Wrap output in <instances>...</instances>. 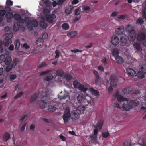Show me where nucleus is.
<instances>
[{
  "instance_id": "1",
  "label": "nucleus",
  "mask_w": 146,
  "mask_h": 146,
  "mask_svg": "<svg viewBox=\"0 0 146 146\" xmlns=\"http://www.w3.org/2000/svg\"><path fill=\"white\" fill-rule=\"evenodd\" d=\"M113 98L115 101L114 106L120 109L123 108L124 110L128 111L137 105L136 102L124 98L119 94L118 91L114 94Z\"/></svg>"
},
{
  "instance_id": "2",
  "label": "nucleus",
  "mask_w": 146,
  "mask_h": 146,
  "mask_svg": "<svg viewBox=\"0 0 146 146\" xmlns=\"http://www.w3.org/2000/svg\"><path fill=\"white\" fill-rule=\"evenodd\" d=\"M42 2L45 3L47 7L44 8V15L42 17V19L46 20L49 23H55L56 22V16L53 13L50 15L51 11L49 7L51 5L50 1L48 0H41V1L39 3L40 5L41 6H42Z\"/></svg>"
},
{
  "instance_id": "3",
  "label": "nucleus",
  "mask_w": 146,
  "mask_h": 146,
  "mask_svg": "<svg viewBox=\"0 0 146 146\" xmlns=\"http://www.w3.org/2000/svg\"><path fill=\"white\" fill-rule=\"evenodd\" d=\"M50 92L51 91L47 88L43 89L42 92L41 94V100L38 103L39 108L41 109H45L47 107V104L51 102V100L48 97Z\"/></svg>"
},
{
  "instance_id": "4",
  "label": "nucleus",
  "mask_w": 146,
  "mask_h": 146,
  "mask_svg": "<svg viewBox=\"0 0 146 146\" xmlns=\"http://www.w3.org/2000/svg\"><path fill=\"white\" fill-rule=\"evenodd\" d=\"M103 125L102 121L98 122L96 126L95 127V129L94 131V135H91L89 136L90 140L89 141L90 143L94 144H99V142L97 139V135L98 132L102 128Z\"/></svg>"
},
{
  "instance_id": "5",
  "label": "nucleus",
  "mask_w": 146,
  "mask_h": 146,
  "mask_svg": "<svg viewBox=\"0 0 146 146\" xmlns=\"http://www.w3.org/2000/svg\"><path fill=\"white\" fill-rule=\"evenodd\" d=\"M86 97H88L86 98L85 96L82 93H80L78 95L77 99L78 102L80 103H83L84 105H87L89 102L92 100V98L88 96V94H85Z\"/></svg>"
},
{
  "instance_id": "6",
  "label": "nucleus",
  "mask_w": 146,
  "mask_h": 146,
  "mask_svg": "<svg viewBox=\"0 0 146 146\" xmlns=\"http://www.w3.org/2000/svg\"><path fill=\"white\" fill-rule=\"evenodd\" d=\"M30 21V19L29 18L25 17V18L24 22L26 24L28 28L31 30H32L33 27H36L38 25V23L36 20H33L31 22Z\"/></svg>"
},
{
  "instance_id": "7",
  "label": "nucleus",
  "mask_w": 146,
  "mask_h": 146,
  "mask_svg": "<svg viewBox=\"0 0 146 146\" xmlns=\"http://www.w3.org/2000/svg\"><path fill=\"white\" fill-rule=\"evenodd\" d=\"M130 29H131V27L130 25H128L126 28V31L124 33L125 34L126 33L127 34H128L129 40L133 42L134 41L135 39L136 34L135 31L133 30L129 31Z\"/></svg>"
},
{
  "instance_id": "8",
  "label": "nucleus",
  "mask_w": 146,
  "mask_h": 146,
  "mask_svg": "<svg viewBox=\"0 0 146 146\" xmlns=\"http://www.w3.org/2000/svg\"><path fill=\"white\" fill-rule=\"evenodd\" d=\"M3 37L4 38L3 41L4 45L8 47L12 43L11 38L13 37L12 35L10 33H5L3 35Z\"/></svg>"
},
{
  "instance_id": "9",
  "label": "nucleus",
  "mask_w": 146,
  "mask_h": 146,
  "mask_svg": "<svg viewBox=\"0 0 146 146\" xmlns=\"http://www.w3.org/2000/svg\"><path fill=\"white\" fill-rule=\"evenodd\" d=\"M65 110L63 118L64 122L66 123L69 120L70 117H71L73 118L75 117L74 116L72 112V113H70V109L68 107L66 108Z\"/></svg>"
},
{
  "instance_id": "10",
  "label": "nucleus",
  "mask_w": 146,
  "mask_h": 146,
  "mask_svg": "<svg viewBox=\"0 0 146 146\" xmlns=\"http://www.w3.org/2000/svg\"><path fill=\"white\" fill-rule=\"evenodd\" d=\"M85 109L86 108L84 106H80L78 107L77 110L73 111L72 113L74 117H76L80 114L83 113Z\"/></svg>"
},
{
  "instance_id": "11",
  "label": "nucleus",
  "mask_w": 146,
  "mask_h": 146,
  "mask_svg": "<svg viewBox=\"0 0 146 146\" xmlns=\"http://www.w3.org/2000/svg\"><path fill=\"white\" fill-rule=\"evenodd\" d=\"M42 92V90L33 94L31 96L30 102L31 103H33L38 97H41V94Z\"/></svg>"
},
{
  "instance_id": "12",
  "label": "nucleus",
  "mask_w": 146,
  "mask_h": 146,
  "mask_svg": "<svg viewBox=\"0 0 146 146\" xmlns=\"http://www.w3.org/2000/svg\"><path fill=\"white\" fill-rule=\"evenodd\" d=\"M137 40L139 42L146 40V33H141L139 34L137 37ZM143 45L146 47V42H144Z\"/></svg>"
},
{
  "instance_id": "13",
  "label": "nucleus",
  "mask_w": 146,
  "mask_h": 146,
  "mask_svg": "<svg viewBox=\"0 0 146 146\" xmlns=\"http://www.w3.org/2000/svg\"><path fill=\"white\" fill-rule=\"evenodd\" d=\"M121 45L122 46H128L129 45L127 40V36L125 35L122 34L121 38Z\"/></svg>"
},
{
  "instance_id": "14",
  "label": "nucleus",
  "mask_w": 146,
  "mask_h": 146,
  "mask_svg": "<svg viewBox=\"0 0 146 146\" xmlns=\"http://www.w3.org/2000/svg\"><path fill=\"white\" fill-rule=\"evenodd\" d=\"M58 97L60 100H64L67 97L70 99L69 93L65 91H64L63 94H62V91H61L58 95Z\"/></svg>"
},
{
  "instance_id": "15",
  "label": "nucleus",
  "mask_w": 146,
  "mask_h": 146,
  "mask_svg": "<svg viewBox=\"0 0 146 146\" xmlns=\"http://www.w3.org/2000/svg\"><path fill=\"white\" fill-rule=\"evenodd\" d=\"M117 78L115 75H112L110 78V84L111 86L114 87H116L117 86Z\"/></svg>"
},
{
  "instance_id": "16",
  "label": "nucleus",
  "mask_w": 146,
  "mask_h": 146,
  "mask_svg": "<svg viewBox=\"0 0 146 146\" xmlns=\"http://www.w3.org/2000/svg\"><path fill=\"white\" fill-rule=\"evenodd\" d=\"M111 41L113 45H117L119 43L120 40L119 38L117 36L113 35L111 37Z\"/></svg>"
},
{
  "instance_id": "17",
  "label": "nucleus",
  "mask_w": 146,
  "mask_h": 146,
  "mask_svg": "<svg viewBox=\"0 0 146 146\" xmlns=\"http://www.w3.org/2000/svg\"><path fill=\"white\" fill-rule=\"evenodd\" d=\"M126 71L128 74L132 77H135L137 76L136 72L133 69L128 68L126 69Z\"/></svg>"
},
{
  "instance_id": "18",
  "label": "nucleus",
  "mask_w": 146,
  "mask_h": 146,
  "mask_svg": "<svg viewBox=\"0 0 146 146\" xmlns=\"http://www.w3.org/2000/svg\"><path fill=\"white\" fill-rule=\"evenodd\" d=\"M88 89V86L85 83H81L78 89L82 91L83 92H85Z\"/></svg>"
},
{
  "instance_id": "19",
  "label": "nucleus",
  "mask_w": 146,
  "mask_h": 146,
  "mask_svg": "<svg viewBox=\"0 0 146 146\" xmlns=\"http://www.w3.org/2000/svg\"><path fill=\"white\" fill-rule=\"evenodd\" d=\"M136 60L134 58L130 56L128 57L127 60V64L132 66L133 64L136 62Z\"/></svg>"
},
{
  "instance_id": "20",
  "label": "nucleus",
  "mask_w": 146,
  "mask_h": 146,
  "mask_svg": "<svg viewBox=\"0 0 146 146\" xmlns=\"http://www.w3.org/2000/svg\"><path fill=\"white\" fill-rule=\"evenodd\" d=\"M124 31V27L123 26H121L120 27L117 28L115 29V33L118 35H120Z\"/></svg>"
},
{
  "instance_id": "21",
  "label": "nucleus",
  "mask_w": 146,
  "mask_h": 146,
  "mask_svg": "<svg viewBox=\"0 0 146 146\" xmlns=\"http://www.w3.org/2000/svg\"><path fill=\"white\" fill-rule=\"evenodd\" d=\"M8 54H9L7 55L5 54L6 55V56L5 57L4 63L7 65L10 64L11 63L12 61V58L11 56L9 55L7 56V55H8Z\"/></svg>"
},
{
  "instance_id": "22",
  "label": "nucleus",
  "mask_w": 146,
  "mask_h": 146,
  "mask_svg": "<svg viewBox=\"0 0 146 146\" xmlns=\"http://www.w3.org/2000/svg\"><path fill=\"white\" fill-rule=\"evenodd\" d=\"M133 91L132 88L128 87L124 88L122 90V92L124 95L129 94L131 93Z\"/></svg>"
},
{
  "instance_id": "23",
  "label": "nucleus",
  "mask_w": 146,
  "mask_h": 146,
  "mask_svg": "<svg viewBox=\"0 0 146 146\" xmlns=\"http://www.w3.org/2000/svg\"><path fill=\"white\" fill-rule=\"evenodd\" d=\"M116 62L119 64H122L124 62V59L121 57L117 56L115 58Z\"/></svg>"
},
{
  "instance_id": "24",
  "label": "nucleus",
  "mask_w": 146,
  "mask_h": 146,
  "mask_svg": "<svg viewBox=\"0 0 146 146\" xmlns=\"http://www.w3.org/2000/svg\"><path fill=\"white\" fill-rule=\"evenodd\" d=\"M13 17L16 20H18L20 23H22L24 22V20L23 21V19L21 18V16L20 15L16 14H15Z\"/></svg>"
},
{
  "instance_id": "25",
  "label": "nucleus",
  "mask_w": 146,
  "mask_h": 146,
  "mask_svg": "<svg viewBox=\"0 0 146 146\" xmlns=\"http://www.w3.org/2000/svg\"><path fill=\"white\" fill-rule=\"evenodd\" d=\"M20 25L18 23H14L13 26V30L14 31H17L20 29Z\"/></svg>"
},
{
  "instance_id": "26",
  "label": "nucleus",
  "mask_w": 146,
  "mask_h": 146,
  "mask_svg": "<svg viewBox=\"0 0 146 146\" xmlns=\"http://www.w3.org/2000/svg\"><path fill=\"white\" fill-rule=\"evenodd\" d=\"M73 9V7L72 6L68 5L66 7V13L67 14H70L72 11V9Z\"/></svg>"
},
{
  "instance_id": "27",
  "label": "nucleus",
  "mask_w": 146,
  "mask_h": 146,
  "mask_svg": "<svg viewBox=\"0 0 146 146\" xmlns=\"http://www.w3.org/2000/svg\"><path fill=\"white\" fill-rule=\"evenodd\" d=\"M77 33L76 31H72L68 33L67 36L70 38H72L76 36L77 35Z\"/></svg>"
},
{
  "instance_id": "28",
  "label": "nucleus",
  "mask_w": 146,
  "mask_h": 146,
  "mask_svg": "<svg viewBox=\"0 0 146 146\" xmlns=\"http://www.w3.org/2000/svg\"><path fill=\"white\" fill-rule=\"evenodd\" d=\"M81 83V82L78 80H76L74 81L73 84L74 88L78 89Z\"/></svg>"
},
{
  "instance_id": "29",
  "label": "nucleus",
  "mask_w": 146,
  "mask_h": 146,
  "mask_svg": "<svg viewBox=\"0 0 146 146\" xmlns=\"http://www.w3.org/2000/svg\"><path fill=\"white\" fill-rule=\"evenodd\" d=\"M89 90L93 95L96 96L99 95L98 92L97 90L91 88L89 89Z\"/></svg>"
},
{
  "instance_id": "30",
  "label": "nucleus",
  "mask_w": 146,
  "mask_h": 146,
  "mask_svg": "<svg viewBox=\"0 0 146 146\" xmlns=\"http://www.w3.org/2000/svg\"><path fill=\"white\" fill-rule=\"evenodd\" d=\"M133 46L134 48L138 51H139L141 50V45L139 43L134 44H133Z\"/></svg>"
},
{
  "instance_id": "31",
  "label": "nucleus",
  "mask_w": 146,
  "mask_h": 146,
  "mask_svg": "<svg viewBox=\"0 0 146 146\" xmlns=\"http://www.w3.org/2000/svg\"><path fill=\"white\" fill-rule=\"evenodd\" d=\"M19 59L17 58L14 59L13 60L11 64L12 65L13 67H15L16 66L17 64L19 62Z\"/></svg>"
},
{
  "instance_id": "32",
  "label": "nucleus",
  "mask_w": 146,
  "mask_h": 146,
  "mask_svg": "<svg viewBox=\"0 0 146 146\" xmlns=\"http://www.w3.org/2000/svg\"><path fill=\"white\" fill-rule=\"evenodd\" d=\"M14 44L15 46L16 49L17 50L20 46V42L19 40L18 39L16 40L14 42Z\"/></svg>"
},
{
  "instance_id": "33",
  "label": "nucleus",
  "mask_w": 146,
  "mask_h": 146,
  "mask_svg": "<svg viewBox=\"0 0 146 146\" xmlns=\"http://www.w3.org/2000/svg\"><path fill=\"white\" fill-rule=\"evenodd\" d=\"M41 27L43 28H46L48 26V24L44 21H41L40 23Z\"/></svg>"
},
{
  "instance_id": "34",
  "label": "nucleus",
  "mask_w": 146,
  "mask_h": 146,
  "mask_svg": "<svg viewBox=\"0 0 146 146\" xmlns=\"http://www.w3.org/2000/svg\"><path fill=\"white\" fill-rule=\"evenodd\" d=\"M10 135L8 133H5L3 135V139L4 141H6L10 139Z\"/></svg>"
},
{
  "instance_id": "35",
  "label": "nucleus",
  "mask_w": 146,
  "mask_h": 146,
  "mask_svg": "<svg viewBox=\"0 0 146 146\" xmlns=\"http://www.w3.org/2000/svg\"><path fill=\"white\" fill-rule=\"evenodd\" d=\"M0 53H4L6 55L8 54V51L5 49L3 48L1 45H0Z\"/></svg>"
},
{
  "instance_id": "36",
  "label": "nucleus",
  "mask_w": 146,
  "mask_h": 146,
  "mask_svg": "<svg viewBox=\"0 0 146 146\" xmlns=\"http://www.w3.org/2000/svg\"><path fill=\"white\" fill-rule=\"evenodd\" d=\"M144 74L145 73L143 72L141 70H139L137 73V77L139 78H142L144 77Z\"/></svg>"
},
{
  "instance_id": "37",
  "label": "nucleus",
  "mask_w": 146,
  "mask_h": 146,
  "mask_svg": "<svg viewBox=\"0 0 146 146\" xmlns=\"http://www.w3.org/2000/svg\"><path fill=\"white\" fill-rule=\"evenodd\" d=\"M13 16V14L10 12H7L5 14V17L7 19H11Z\"/></svg>"
},
{
  "instance_id": "38",
  "label": "nucleus",
  "mask_w": 146,
  "mask_h": 146,
  "mask_svg": "<svg viewBox=\"0 0 146 146\" xmlns=\"http://www.w3.org/2000/svg\"><path fill=\"white\" fill-rule=\"evenodd\" d=\"M53 78V76L52 75H49L44 77V80L46 81H49L52 80Z\"/></svg>"
},
{
  "instance_id": "39",
  "label": "nucleus",
  "mask_w": 146,
  "mask_h": 146,
  "mask_svg": "<svg viewBox=\"0 0 146 146\" xmlns=\"http://www.w3.org/2000/svg\"><path fill=\"white\" fill-rule=\"evenodd\" d=\"M119 50L118 49L115 48H114L112 52V54L113 56L117 55L119 54Z\"/></svg>"
},
{
  "instance_id": "40",
  "label": "nucleus",
  "mask_w": 146,
  "mask_h": 146,
  "mask_svg": "<svg viewBox=\"0 0 146 146\" xmlns=\"http://www.w3.org/2000/svg\"><path fill=\"white\" fill-rule=\"evenodd\" d=\"M44 41L43 39L42 38L38 39L36 42V43L38 44V46H40L41 45V44H42Z\"/></svg>"
},
{
  "instance_id": "41",
  "label": "nucleus",
  "mask_w": 146,
  "mask_h": 146,
  "mask_svg": "<svg viewBox=\"0 0 146 146\" xmlns=\"http://www.w3.org/2000/svg\"><path fill=\"white\" fill-rule=\"evenodd\" d=\"M56 110V108L52 106H50L48 107V110L50 112H54Z\"/></svg>"
},
{
  "instance_id": "42",
  "label": "nucleus",
  "mask_w": 146,
  "mask_h": 146,
  "mask_svg": "<svg viewBox=\"0 0 146 146\" xmlns=\"http://www.w3.org/2000/svg\"><path fill=\"white\" fill-rule=\"evenodd\" d=\"M62 27L63 29L67 30L69 28V26L68 23H64L62 25Z\"/></svg>"
},
{
  "instance_id": "43",
  "label": "nucleus",
  "mask_w": 146,
  "mask_h": 146,
  "mask_svg": "<svg viewBox=\"0 0 146 146\" xmlns=\"http://www.w3.org/2000/svg\"><path fill=\"white\" fill-rule=\"evenodd\" d=\"M64 74V72L61 70H57L56 72V75L62 76Z\"/></svg>"
},
{
  "instance_id": "44",
  "label": "nucleus",
  "mask_w": 146,
  "mask_h": 146,
  "mask_svg": "<svg viewBox=\"0 0 146 146\" xmlns=\"http://www.w3.org/2000/svg\"><path fill=\"white\" fill-rule=\"evenodd\" d=\"M14 67L12 66V65L11 64H9V65H7L6 68V71L7 72L10 71L12 68H14Z\"/></svg>"
},
{
  "instance_id": "45",
  "label": "nucleus",
  "mask_w": 146,
  "mask_h": 146,
  "mask_svg": "<svg viewBox=\"0 0 146 146\" xmlns=\"http://www.w3.org/2000/svg\"><path fill=\"white\" fill-rule=\"evenodd\" d=\"M144 21L142 18L140 17L137 19L136 21V23L137 24H141L143 23Z\"/></svg>"
},
{
  "instance_id": "46",
  "label": "nucleus",
  "mask_w": 146,
  "mask_h": 146,
  "mask_svg": "<svg viewBox=\"0 0 146 146\" xmlns=\"http://www.w3.org/2000/svg\"><path fill=\"white\" fill-rule=\"evenodd\" d=\"M13 4V2L11 0H7L6 4L7 6H12Z\"/></svg>"
},
{
  "instance_id": "47",
  "label": "nucleus",
  "mask_w": 146,
  "mask_h": 146,
  "mask_svg": "<svg viewBox=\"0 0 146 146\" xmlns=\"http://www.w3.org/2000/svg\"><path fill=\"white\" fill-rule=\"evenodd\" d=\"M5 56L3 54L0 55V63H2L4 62L5 60Z\"/></svg>"
},
{
  "instance_id": "48",
  "label": "nucleus",
  "mask_w": 146,
  "mask_h": 146,
  "mask_svg": "<svg viewBox=\"0 0 146 146\" xmlns=\"http://www.w3.org/2000/svg\"><path fill=\"white\" fill-rule=\"evenodd\" d=\"M109 135V133L108 131L103 132L102 134L103 137L105 138L107 137Z\"/></svg>"
},
{
  "instance_id": "49",
  "label": "nucleus",
  "mask_w": 146,
  "mask_h": 146,
  "mask_svg": "<svg viewBox=\"0 0 146 146\" xmlns=\"http://www.w3.org/2000/svg\"><path fill=\"white\" fill-rule=\"evenodd\" d=\"M17 77V76L15 74L11 75L10 76V80L11 81H12L15 79Z\"/></svg>"
},
{
  "instance_id": "50",
  "label": "nucleus",
  "mask_w": 146,
  "mask_h": 146,
  "mask_svg": "<svg viewBox=\"0 0 146 146\" xmlns=\"http://www.w3.org/2000/svg\"><path fill=\"white\" fill-rule=\"evenodd\" d=\"M23 94V93L22 92H21L18 93V94L16 95L14 97V98L15 99H17L21 97L22 96Z\"/></svg>"
},
{
  "instance_id": "51",
  "label": "nucleus",
  "mask_w": 146,
  "mask_h": 146,
  "mask_svg": "<svg viewBox=\"0 0 146 146\" xmlns=\"http://www.w3.org/2000/svg\"><path fill=\"white\" fill-rule=\"evenodd\" d=\"M141 70L143 72L146 74V65H143L141 67Z\"/></svg>"
},
{
  "instance_id": "52",
  "label": "nucleus",
  "mask_w": 146,
  "mask_h": 146,
  "mask_svg": "<svg viewBox=\"0 0 146 146\" xmlns=\"http://www.w3.org/2000/svg\"><path fill=\"white\" fill-rule=\"evenodd\" d=\"M72 76L69 74H66V75H65V78L68 81L72 80Z\"/></svg>"
},
{
  "instance_id": "53",
  "label": "nucleus",
  "mask_w": 146,
  "mask_h": 146,
  "mask_svg": "<svg viewBox=\"0 0 146 146\" xmlns=\"http://www.w3.org/2000/svg\"><path fill=\"white\" fill-rule=\"evenodd\" d=\"M127 16L126 14L120 15H119L117 18L119 19H124Z\"/></svg>"
},
{
  "instance_id": "54",
  "label": "nucleus",
  "mask_w": 146,
  "mask_h": 146,
  "mask_svg": "<svg viewBox=\"0 0 146 146\" xmlns=\"http://www.w3.org/2000/svg\"><path fill=\"white\" fill-rule=\"evenodd\" d=\"M50 70H48L42 72L40 73V76H42L48 74L51 72Z\"/></svg>"
},
{
  "instance_id": "55",
  "label": "nucleus",
  "mask_w": 146,
  "mask_h": 146,
  "mask_svg": "<svg viewBox=\"0 0 146 146\" xmlns=\"http://www.w3.org/2000/svg\"><path fill=\"white\" fill-rule=\"evenodd\" d=\"M101 62L104 65H105L108 64V62L106 58H103L101 60Z\"/></svg>"
},
{
  "instance_id": "56",
  "label": "nucleus",
  "mask_w": 146,
  "mask_h": 146,
  "mask_svg": "<svg viewBox=\"0 0 146 146\" xmlns=\"http://www.w3.org/2000/svg\"><path fill=\"white\" fill-rule=\"evenodd\" d=\"M81 10L80 9H78L75 10L74 12L75 14L78 15L80 13Z\"/></svg>"
},
{
  "instance_id": "57",
  "label": "nucleus",
  "mask_w": 146,
  "mask_h": 146,
  "mask_svg": "<svg viewBox=\"0 0 146 146\" xmlns=\"http://www.w3.org/2000/svg\"><path fill=\"white\" fill-rule=\"evenodd\" d=\"M97 68L99 71L103 72L104 70V68L103 66H102L100 65L97 67Z\"/></svg>"
},
{
  "instance_id": "58",
  "label": "nucleus",
  "mask_w": 146,
  "mask_h": 146,
  "mask_svg": "<svg viewBox=\"0 0 146 146\" xmlns=\"http://www.w3.org/2000/svg\"><path fill=\"white\" fill-rule=\"evenodd\" d=\"M6 14L5 11L4 10H1L0 11V15L1 16H3Z\"/></svg>"
},
{
  "instance_id": "59",
  "label": "nucleus",
  "mask_w": 146,
  "mask_h": 146,
  "mask_svg": "<svg viewBox=\"0 0 146 146\" xmlns=\"http://www.w3.org/2000/svg\"><path fill=\"white\" fill-rule=\"evenodd\" d=\"M55 53L56 54L55 56V58L56 59L59 57L60 54V52L58 50H56L55 52Z\"/></svg>"
},
{
  "instance_id": "60",
  "label": "nucleus",
  "mask_w": 146,
  "mask_h": 146,
  "mask_svg": "<svg viewBox=\"0 0 146 146\" xmlns=\"http://www.w3.org/2000/svg\"><path fill=\"white\" fill-rule=\"evenodd\" d=\"M142 14L143 17L146 21V8L143 10L142 13Z\"/></svg>"
},
{
  "instance_id": "61",
  "label": "nucleus",
  "mask_w": 146,
  "mask_h": 146,
  "mask_svg": "<svg viewBox=\"0 0 146 146\" xmlns=\"http://www.w3.org/2000/svg\"><path fill=\"white\" fill-rule=\"evenodd\" d=\"M82 51V50H80L78 49H75L74 50H71V52L75 53H77L78 52H81Z\"/></svg>"
},
{
  "instance_id": "62",
  "label": "nucleus",
  "mask_w": 146,
  "mask_h": 146,
  "mask_svg": "<svg viewBox=\"0 0 146 146\" xmlns=\"http://www.w3.org/2000/svg\"><path fill=\"white\" fill-rule=\"evenodd\" d=\"M26 126V124H23L21 128V131L22 132H23L25 129Z\"/></svg>"
},
{
  "instance_id": "63",
  "label": "nucleus",
  "mask_w": 146,
  "mask_h": 146,
  "mask_svg": "<svg viewBox=\"0 0 146 146\" xmlns=\"http://www.w3.org/2000/svg\"><path fill=\"white\" fill-rule=\"evenodd\" d=\"M80 16H79L78 17H77L75 18L72 21V22L73 23L76 22L78 21L80 19Z\"/></svg>"
},
{
  "instance_id": "64",
  "label": "nucleus",
  "mask_w": 146,
  "mask_h": 146,
  "mask_svg": "<svg viewBox=\"0 0 146 146\" xmlns=\"http://www.w3.org/2000/svg\"><path fill=\"white\" fill-rule=\"evenodd\" d=\"M35 128V126L34 124H31L30 126V129L31 130L33 131Z\"/></svg>"
}]
</instances>
